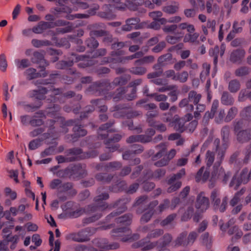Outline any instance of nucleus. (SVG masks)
<instances>
[{
    "label": "nucleus",
    "instance_id": "1",
    "mask_svg": "<svg viewBox=\"0 0 251 251\" xmlns=\"http://www.w3.org/2000/svg\"><path fill=\"white\" fill-rule=\"evenodd\" d=\"M232 125L234 133L238 143H246L251 140V130L248 127L247 120H236L233 122Z\"/></svg>",
    "mask_w": 251,
    "mask_h": 251
},
{
    "label": "nucleus",
    "instance_id": "2",
    "mask_svg": "<svg viewBox=\"0 0 251 251\" xmlns=\"http://www.w3.org/2000/svg\"><path fill=\"white\" fill-rule=\"evenodd\" d=\"M129 199L124 198L120 199L111 203L110 204H108V207L107 209L110 210L116 208L118 209L108 215L106 217V220L107 221H109L112 218L116 217L122 213L126 211L127 209L126 204L129 203Z\"/></svg>",
    "mask_w": 251,
    "mask_h": 251
},
{
    "label": "nucleus",
    "instance_id": "3",
    "mask_svg": "<svg viewBox=\"0 0 251 251\" xmlns=\"http://www.w3.org/2000/svg\"><path fill=\"white\" fill-rule=\"evenodd\" d=\"M210 200L213 209L221 213L224 212L227 206L228 198L225 197L222 200L220 199V192L217 189L212 191L210 195Z\"/></svg>",
    "mask_w": 251,
    "mask_h": 251
},
{
    "label": "nucleus",
    "instance_id": "4",
    "mask_svg": "<svg viewBox=\"0 0 251 251\" xmlns=\"http://www.w3.org/2000/svg\"><path fill=\"white\" fill-rule=\"evenodd\" d=\"M185 175V171L184 169H181L179 172L176 174H173L167 178L166 182L171 186L168 188L167 192L169 193L176 191L181 186V182L179 180Z\"/></svg>",
    "mask_w": 251,
    "mask_h": 251
},
{
    "label": "nucleus",
    "instance_id": "5",
    "mask_svg": "<svg viewBox=\"0 0 251 251\" xmlns=\"http://www.w3.org/2000/svg\"><path fill=\"white\" fill-rule=\"evenodd\" d=\"M108 207L107 203H102L100 205L96 204L95 202L93 204L88 205L86 208V212L90 214L94 212H97L95 215L87 218L86 220L88 223L94 222L99 219L102 216L101 212L106 209Z\"/></svg>",
    "mask_w": 251,
    "mask_h": 251
},
{
    "label": "nucleus",
    "instance_id": "6",
    "mask_svg": "<svg viewBox=\"0 0 251 251\" xmlns=\"http://www.w3.org/2000/svg\"><path fill=\"white\" fill-rule=\"evenodd\" d=\"M142 107L148 111L145 115L147 123L150 126H155L156 121L154 119L159 115L157 105L154 103H149L144 104Z\"/></svg>",
    "mask_w": 251,
    "mask_h": 251
},
{
    "label": "nucleus",
    "instance_id": "7",
    "mask_svg": "<svg viewBox=\"0 0 251 251\" xmlns=\"http://www.w3.org/2000/svg\"><path fill=\"white\" fill-rule=\"evenodd\" d=\"M62 171L70 178H73L83 177L86 176L87 174L85 167H82L80 164L75 165L73 167L66 168L63 171H59V173Z\"/></svg>",
    "mask_w": 251,
    "mask_h": 251
},
{
    "label": "nucleus",
    "instance_id": "8",
    "mask_svg": "<svg viewBox=\"0 0 251 251\" xmlns=\"http://www.w3.org/2000/svg\"><path fill=\"white\" fill-rule=\"evenodd\" d=\"M209 199L205 196L204 192H201L197 197L195 207L200 212L205 211L209 207Z\"/></svg>",
    "mask_w": 251,
    "mask_h": 251
},
{
    "label": "nucleus",
    "instance_id": "9",
    "mask_svg": "<svg viewBox=\"0 0 251 251\" xmlns=\"http://www.w3.org/2000/svg\"><path fill=\"white\" fill-rule=\"evenodd\" d=\"M44 51H35L33 52L32 56L31 58V61L33 63L39 65V67L41 69V71H44L47 66L49 65V63L45 59L44 55L43 53Z\"/></svg>",
    "mask_w": 251,
    "mask_h": 251
},
{
    "label": "nucleus",
    "instance_id": "10",
    "mask_svg": "<svg viewBox=\"0 0 251 251\" xmlns=\"http://www.w3.org/2000/svg\"><path fill=\"white\" fill-rule=\"evenodd\" d=\"M140 20L138 17L130 18L126 20V24L122 27V29L125 31H129L133 29H137L139 28L138 24Z\"/></svg>",
    "mask_w": 251,
    "mask_h": 251
},
{
    "label": "nucleus",
    "instance_id": "11",
    "mask_svg": "<svg viewBox=\"0 0 251 251\" xmlns=\"http://www.w3.org/2000/svg\"><path fill=\"white\" fill-rule=\"evenodd\" d=\"M43 118H46L44 113L42 110L39 111L30 118L29 124L32 126H41L44 124Z\"/></svg>",
    "mask_w": 251,
    "mask_h": 251
},
{
    "label": "nucleus",
    "instance_id": "12",
    "mask_svg": "<svg viewBox=\"0 0 251 251\" xmlns=\"http://www.w3.org/2000/svg\"><path fill=\"white\" fill-rule=\"evenodd\" d=\"M101 11L98 13V15L102 18L108 20L115 19L116 15L112 12L110 9V5L104 4L101 7Z\"/></svg>",
    "mask_w": 251,
    "mask_h": 251
},
{
    "label": "nucleus",
    "instance_id": "13",
    "mask_svg": "<svg viewBox=\"0 0 251 251\" xmlns=\"http://www.w3.org/2000/svg\"><path fill=\"white\" fill-rule=\"evenodd\" d=\"M53 28L52 22H40L38 25L32 28V32L36 34H41L46 30Z\"/></svg>",
    "mask_w": 251,
    "mask_h": 251
},
{
    "label": "nucleus",
    "instance_id": "14",
    "mask_svg": "<svg viewBox=\"0 0 251 251\" xmlns=\"http://www.w3.org/2000/svg\"><path fill=\"white\" fill-rule=\"evenodd\" d=\"M176 151L175 149L171 150L168 154L164 155L163 158L154 163V165L158 167H161L167 165L169 161L175 156Z\"/></svg>",
    "mask_w": 251,
    "mask_h": 251
},
{
    "label": "nucleus",
    "instance_id": "15",
    "mask_svg": "<svg viewBox=\"0 0 251 251\" xmlns=\"http://www.w3.org/2000/svg\"><path fill=\"white\" fill-rule=\"evenodd\" d=\"M176 61V59L173 57V54L170 52H167L160 56L157 59V62L159 64L163 66L172 64Z\"/></svg>",
    "mask_w": 251,
    "mask_h": 251
},
{
    "label": "nucleus",
    "instance_id": "16",
    "mask_svg": "<svg viewBox=\"0 0 251 251\" xmlns=\"http://www.w3.org/2000/svg\"><path fill=\"white\" fill-rule=\"evenodd\" d=\"M25 74L27 79L28 80H31L39 77H45L48 75V73L45 72V71H41V73H37L36 70L32 68L27 69L25 72Z\"/></svg>",
    "mask_w": 251,
    "mask_h": 251
},
{
    "label": "nucleus",
    "instance_id": "17",
    "mask_svg": "<svg viewBox=\"0 0 251 251\" xmlns=\"http://www.w3.org/2000/svg\"><path fill=\"white\" fill-rule=\"evenodd\" d=\"M217 178L219 179L223 183L226 184L231 177L232 173L229 171H226L223 167L219 168L216 174Z\"/></svg>",
    "mask_w": 251,
    "mask_h": 251
},
{
    "label": "nucleus",
    "instance_id": "18",
    "mask_svg": "<svg viewBox=\"0 0 251 251\" xmlns=\"http://www.w3.org/2000/svg\"><path fill=\"white\" fill-rule=\"evenodd\" d=\"M96 244L100 248L105 250H115L119 247V245L116 243L108 244L105 239H99L96 242Z\"/></svg>",
    "mask_w": 251,
    "mask_h": 251
},
{
    "label": "nucleus",
    "instance_id": "19",
    "mask_svg": "<svg viewBox=\"0 0 251 251\" xmlns=\"http://www.w3.org/2000/svg\"><path fill=\"white\" fill-rule=\"evenodd\" d=\"M220 140L218 138L214 140L213 144L215 147V151H218L217 161L215 164V166H220L225 156V151L219 149Z\"/></svg>",
    "mask_w": 251,
    "mask_h": 251
},
{
    "label": "nucleus",
    "instance_id": "20",
    "mask_svg": "<svg viewBox=\"0 0 251 251\" xmlns=\"http://www.w3.org/2000/svg\"><path fill=\"white\" fill-rule=\"evenodd\" d=\"M188 233L186 231L181 232L175 241L176 246L187 247L189 245L187 240Z\"/></svg>",
    "mask_w": 251,
    "mask_h": 251
},
{
    "label": "nucleus",
    "instance_id": "21",
    "mask_svg": "<svg viewBox=\"0 0 251 251\" xmlns=\"http://www.w3.org/2000/svg\"><path fill=\"white\" fill-rule=\"evenodd\" d=\"M210 173L208 171L205 170L204 167H201L197 172L195 179L197 182H205L209 177Z\"/></svg>",
    "mask_w": 251,
    "mask_h": 251
},
{
    "label": "nucleus",
    "instance_id": "22",
    "mask_svg": "<svg viewBox=\"0 0 251 251\" xmlns=\"http://www.w3.org/2000/svg\"><path fill=\"white\" fill-rule=\"evenodd\" d=\"M173 240V236L169 233H166L160 238L158 242V249H162L168 246Z\"/></svg>",
    "mask_w": 251,
    "mask_h": 251
},
{
    "label": "nucleus",
    "instance_id": "23",
    "mask_svg": "<svg viewBox=\"0 0 251 251\" xmlns=\"http://www.w3.org/2000/svg\"><path fill=\"white\" fill-rule=\"evenodd\" d=\"M221 100L223 104L227 106L232 105L234 102V98L227 91L222 93Z\"/></svg>",
    "mask_w": 251,
    "mask_h": 251
},
{
    "label": "nucleus",
    "instance_id": "24",
    "mask_svg": "<svg viewBox=\"0 0 251 251\" xmlns=\"http://www.w3.org/2000/svg\"><path fill=\"white\" fill-rule=\"evenodd\" d=\"M245 54V51L243 49H238L233 50L230 56V60L232 62H236L243 58Z\"/></svg>",
    "mask_w": 251,
    "mask_h": 251
},
{
    "label": "nucleus",
    "instance_id": "25",
    "mask_svg": "<svg viewBox=\"0 0 251 251\" xmlns=\"http://www.w3.org/2000/svg\"><path fill=\"white\" fill-rule=\"evenodd\" d=\"M246 192V188L243 187L241 190L235 193L233 198L229 201V204L232 206H234L238 204L241 201V197Z\"/></svg>",
    "mask_w": 251,
    "mask_h": 251
},
{
    "label": "nucleus",
    "instance_id": "26",
    "mask_svg": "<svg viewBox=\"0 0 251 251\" xmlns=\"http://www.w3.org/2000/svg\"><path fill=\"white\" fill-rule=\"evenodd\" d=\"M133 215L131 213H127L122 216L117 217L115 221L117 224H123L126 225H129L131 223Z\"/></svg>",
    "mask_w": 251,
    "mask_h": 251
},
{
    "label": "nucleus",
    "instance_id": "27",
    "mask_svg": "<svg viewBox=\"0 0 251 251\" xmlns=\"http://www.w3.org/2000/svg\"><path fill=\"white\" fill-rule=\"evenodd\" d=\"M100 85V89L101 94L105 92L113 89L114 86L113 82H110L108 79H103L99 81Z\"/></svg>",
    "mask_w": 251,
    "mask_h": 251
},
{
    "label": "nucleus",
    "instance_id": "28",
    "mask_svg": "<svg viewBox=\"0 0 251 251\" xmlns=\"http://www.w3.org/2000/svg\"><path fill=\"white\" fill-rule=\"evenodd\" d=\"M85 233V231H81L77 233H72L70 235V238L75 241L78 242L87 241L89 239L86 236L84 235Z\"/></svg>",
    "mask_w": 251,
    "mask_h": 251
},
{
    "label": "nucleus",
    "instance_id": "29",
    "mask_svg": "<svg viewBox=\"0 0 251 251\" xmlns=\"http://www.w3.org/2000/svg\"><path fill=\"white\" fill-rule=\"evenodd\" d=\"M201 98V94H198L195 91H191L188 93V98L186 99H188L190 102L197 105L199 103Z\"/></svg>",
    "mask_w": 251,
    "mask_h": 251
},
{
    "label": "nucleus",
    "instance_id": "30",
    "mask_svg": "<svg viewBox=\"0 0 251 251\" xmlns=\"http://www.w3.org/2000/svg\"><path fill=\"white\" fill-rule=\"evenodd\" d=\"M73 60H61L56 64V68L60 70H68L74 65Z\"/></svg>",
    "mask_w": 251,
    "mask_h": 251
},
{
    "label": "nucleus",
    "instance_id": "31",
    "mask_svg": "<svg viewBox=\"0 0 251 251\" xmlns=\"http://www.w3.org/2000/svg\"><path fill=\"white\" fill-rule=\"evenodd\" d=\"M87 47L91 51H94L99 46V42L93 36H90L85 41Z\"/></svg>",
    "mask_w": 251,
    "mask_h": 251
},
{
    "label": "nucleus",
    "instance_id": "32",
    "mask_svg": "<svg viewBox=\"0 0 251 251\" xmlns=\"http://www.w3.org/2000/svg\"><path fill=\"white\" fill-rule=\"evenodd\" d=\"M156 148L159 150V151L157 152L152 157L153 160H156L158 158H161L163 156H164L166 153L167 148L164 143H161L156 146Z\"/></svg>",
    "mask_w": 251,
    "mask_h": 251
},
{
    "label": "nucleus",
    "instance_id": "33",
    "mask_svg": "<svg viewBox=\"0 0 251 251\" xmlns=\"http://www.w3.org/2000/svg\"><path fill=\"white\" fill-rule=\"evenodd\" d=\"M96 179L103 183H109L113 178V176L111 174L106 173H98L95 176Z\"/></svg>",
    "mask_w": 251,
    "mask_h": 251
},
{
    "label": "nucleus",
    "instance_id": "34",
    "mask_svg": "<svg viewBox=\"0 0 251 251\" xmlns=\"http://www.w3.org/2000/svg\"><path fill=\"white\" fill-rule=\"evenodd\" d=\"M164 234V230L160 228H156L150 231L147 235L145 240H150L159 237Z\"/></svg>",
    "mask_w": 251,
    "mask_h": 251
},
{
    "label": "nucleus",
    "instance_id": "35",
    "mask_svg": "<svg viewBox=\"0 0 251 251\" xmlns=\"http://www.w3.org/2000/svg\"><path fill=\"white\" fill-rule=\"evenodd\" d=\"M179 9V4L177 3H175V4L173 5H169L165 6H164L162 8V11L169 15H173L176 13Z\"/></svg>",
    "mask_w": 251,
    "mask_h": 251
},
{
    "label": "nucleus",
    "instance_id": "36",
    "mask_svg": "<svg viewBox=\"0 0 251 251\" xmlns=\"http://www.w3.org/2000/svg\"><path fill=\"white\" fill-rule=\"evenodd\" d=\"M180 108H185L187 112H192L194 110V106L186 98L183 99L178 104Z\"/></svg>",
    "mask_w": 251,
    "mask_h": 251
},
{
    "label": "nucleus",
    "instance_id": "37",
    "mask_svg": "<svg viewBox=\"0 0 251 251\" xmlns=\"http://www.w3.org/2000/svg\"><path fill=\"white\" fill-rule=\"evenodd\" d=\"M228 89L231 93H236L240 89L239 81L236 79L230 81L228 83Z\"/></svg>",
    "mask_w": 251,
    "mask_h": 251
},
{
    "label": "nucleus",
    "instance_id": "38",
    "mask_svg": "<svg viewBox=\"0 0 251 251\" xmlns=\"http://www.w3.org/2000/svg\"><path fill=\"white\" fill-rule=\"evenodd\" d=\"M238 113V109L235 106L231 107L228 111L227 114L224 119L226 123H228L233 120Z\"/></svg>",
    "mask_w": 251,
    "mask_h": 251
},
{
    "label": "nucleus",
    "instance_id": "39",
    "mask_svg": "<svg viewBox=\"0 0 251 251\" xmlns=\"http://www.w3.org/2000/svg\"><path fill=\"white\" fill-rule=\"evenodd\" d=\"M184 125L185 122L183 119H176L174 121V128L175 130L178 131L180 133H182L186 129Z\"/></svg>",
    "mask_w": 251,
    "mask_h": 251
},
{
    "label": "nucleus",
    "instance_id": "40",
    "mask_svg": "<svg viewBox=\"0 0 251 251\" xmlns=\"http://www.w3.org/2000/svg\"><path fill=\"white\" fill-rule=\"evenodd\" d=\"M126 91L125 87H120L116 90V94L114 93L113 100L115 101H118L123 100L124 98V95L126 94Z\"/></svg>",
    "mask_w": 251,
    "mask_h": 251
},
{
    "label": "nucleus",
    "instance_id": "41",
    "mask_svg": "<svg viewBox=\"0 0 251 251\" xmlns=\"http://www.w3.org/2000/svg\"><path fill=\"white\" fill-rule=\"evenodd\" d=\"M100 88V82L98 81L91 84L88 88V91L92 94L99 96L101 94Z\"/></svg>",
    "mask_w": 251,
    "mask_h": 251
},
{
    "label": "nucleus",
    "instance_id": "42",
    "mask_svg": "<svg viewBox=\"0 0 251 251\" xmlns=\"http://www.w3.org/2000/svg\"><path fill=\"white\" fill-rule=\"evenodd\" d=\"M51 12L56 16V17H58V14L61 13H71L72 12V9L69 6H64L54 8L52 9Z\"/></svg>",
    "mask_w": 251,
    "mask_h": 251
},
{
    "label": "nucleus",
    "instance_id": "43",
    "mask_svg": "<svg viewBox=\"0 0 251 251\" xmlns=\"http://www.w3.org/2000/svg\"><path fill=\"white\" fill-rule=\"evenodd\" d=\"M202 71L200 74L201 79L204 81L205 80L206 78L209 75L210 65L206 62L202 64Z\"/></svg>",
    "mask_w": 251,
    "mask_h": 251
},
{
    "label": "nucleus",
    "instance_id": "44",
    "mask_svg": "<svg viewBox=\"0 0 251 251\" xmlns=\"http://www.w3.org/2000/svg\"><path fill=\"white\" fill-rule=\"evenodd\" d=\"M32 45L36 48H40L43 46H49L51 45V42L49 40H40L36 39L31 41Z\"/></svg>",
    "mask_w": 251,
    "mask_h": 251
},
{
    "label": "nucleus",
    "instance_id": "45",
    "mask_svg": "<svg viewBox=\"0 0 251 251\" xmlns=\"http://www.w3.org/2000/svg\"><path fill=\"white\" fill-rule=\"evenodd\" d=\"M109 197V194L107 193H102L96 196L94 199V201L96 204L100 205L102 203H106L103 201L108 199Z\"/></svg>",
    "mask_w": 251,
    "mask_h": 251
},
{
    "label": "nucleus",
    "instance_id": "46",
    "mask_svg": "<svg viewBox=\"0 0 251 251\" xmlns=\"http://www.w3.org/2000/svg\"><path fill=\"white\" fill-rule=\"evenodd\" d=\"M122 167V164L118 161H113L107 163L105 168L107 171H115Z\"/></svg>",
    "mask_w": 251,
    "mask_h": 251
},
{
    "label": "nucleus",
    "instance_id": "47",
    "mask_svg": "<svg viewBox=\"0 0 251 251\" xmlns=\"http://www.w3.org/2000/svg\"><path fill=\"white\" fill-rule=\"evenodd\" d=\"M130 72L134 75H142L147 72V69L145 67L142 66H135L132 67L130 70Z\"/></svg>",
    "mask_w": 251,
    "mask_h": 251
},
{
    "label": "nucleus",
    "instance_id": "48",
    "mask_svg": "<svg viewBox=\"0 0 251 251\" xmlns=\"http://www.w3.org/2000/svg\"><path fill=\"white\" fill-rule=\"evenodd\" d=\"M250 72V69L246 66L241 67L235 71V75L237 76L242 77L248 75Z\"/></svg>",
    "mask_w": 251,
    "mask_h": 251
},
{
    "label": "nucleus",
    "instance_id": "49",
    "mask_svg": "<svg viewBox=\"0 0 251 251\" xmlns=\"http://www.w3.org/2000/svg\"><path fill=\"white\" fill-rule=\"evenodd\" d=\"M144 54V53L142 51H137L131 55L123 57L121 59V62L126 63L127 60H132L135 58H140L143 57Z\"/></svg>",
    "mask_w": 251,
    "mask_h": 251
},
{
    "label": "nucleus",
    "instance_id": "50",
    "mask_svg": "<svg viewBox=\"0 0 251 251\" xmlns=\"http://www.w3.org/2000/svg\"><path fill=\"white\" fill-rule=\"evenodd\" d=\"M176 217V214L173 213L168 215L165 219L161 221L160 224L161 226L164 227L169 225L175 220Z\"/></svg>",
    "mask_w": 251,
    "mask_h": 251
},
{
    "label": "nucleus",
    "instance_id": "51",
    "mask_svg": "<svg viewBox=\"0 0 251 251\" xmlns=\"http://www.w3.org/2000/svg\"><path fill=\"white\" fill-rule=\"evenodd\" d=\"M221 134L223 142L225 143L228 142L230 134L229 126H223L221 130Z\"/></svg>",
    "mask_w": 251,
    "mask_h": 251
},
{
    "label": "nucleus",
    "instance_id": "52",
    "mask_svg": "<svg viewBox=\"0 0 251 251\" xmlns=\"http://www.w3.org/2000/svg\"><path fill=\"white\" fill-rule=\"evenodd\" d=\"M215 159V154L213 152L208 150L205 154V161L206 165L210 167L213 164Z\"/></svg>",
    "mask_w": 251,
    "mask_h": 251
},
{
    "label": "nucleus",
    "instance_id": "53",
    "mask_svg": "<svg viewBox=\"0 0 251 251\" xmlns=\"http://www.w3.org/2000/svg\"><path fill=\"white\" fill-rule=\"evenodd\" d=\"M99 152L97 150H91L89 151L84 152L80 156L77 157L79 159L95 157L99 154Z\"/></svg>",
    "mask_w": 251,
    "mask_h": 251
},
{
    "label": "nucleus",
    "instance_id": "54",
    "mask_svg": "<svg viewBox=\"0 0 251 251\" xmlns=\"http://www.w3.org/2000/svg\"><path fill=\"white\" fill-rule=\"evenodd\" d=\"M55 159L58 161V163H62L64 162H69L78 160L77 157H65L62 155H58L56 156Z\"/></svg>",
    "mask_w": 251,
    "mask_h": 251
},
{
    "label": "nucleus",
    "instance_id": "55",
    "mask_svg": "<svg viewBox=\"0 0 251 251\" xmlns=\"http://www.w3.org/2000/svg\"><path fill=\"white\" fill-rule=\"evenodd\" d=\"M145 244L147 243V244L144 245L142 249V250L143 251H146L152 250L155 248H157L158 249V242L157 241H153V242H150L145 241Z\"/></svg>",
    "mask_w": 251,
    "mask_h": 251
},
{
    "label": "nucleus",
    "instance_id": "56",
    "mask_svg": "<svg viewBox=\"0 0 251 251\" xmlns=\"http://www.w3.org/2000/svg\"><path fill=\"white\" fill-rule=\"evenodd\" d=\"M154 214L153 210H150L144 213L140 219V222L142 224H145L150 221Z\"/></svg>",
    "mask_w": 251,
    "mask_h": 251
},
{
    "label": "nucleus",
    "instance_id": "57",
    "mask_svg": "<svg viewBox=\"0 0 251 251\" xmlns=\"http://www.w3.org/2000/svg\"><path fill=\"white\" fill-rule=\"evenodd\" d=\"M189 76L187 71H184L180 73L176 74V81H179L181 83H184L188 80Z\"/></svg>",
    "mask_w": 251,
    "mask_h": 251
},
{
    "label": "nucleus",
    "instance_id": "58",
    "mask_svg": "<svg viewBox=\"0 0 251 251\" xmlns=\"http://www.w3.org/2000/svg\"><path fill=\"white\" fill-rule=\"evenodd\" d=\"M189 2L193 8L197 10L199 7L204 9L205 7L204 2L203 0H189Z\"/></svg>",
    "mask_w": 251,
    "mask_h": 251
},
{
    "label": "nucleus",
    "instance_id": "59",
    "mask_svg": "<svg viewBox=\"0 0 251 251\" xmlns=\"http://www.w3.org/2000/svg\"><path fill=\"white\" fill-rule=\"evenodd\" d=\"M199 34L197 33H193V34H186L183 39L184 42H195L198 39Z\"/></svg>",
    "mask_w": 251,
    "mask_h": 251
},
{
    "label": "nucleus",
    "instance_id": "60",
    "mask_svg": "<svg viewBox=\"0 0 251 251\" xmlns=\"http://www.w3.org/2000/svg\"><path fill=\"white\" fill-rule=\"evenodd\" d=\"M240 179L237 178L236 176H233L229 183V186L230 187H233L235 190H236L239 188V186L242 183L240 181Z\"/></svg>",
    "mask_w": 251,
    "mask_h": 251
},
{
    "label": "nucleus",
    "instance_id": "61",
    "mask_svg": "<svg viewBox=\"0 0 251 251\" xmlns=\"http://www.w3.org/2000/svg\"><path fill=\"white\" fill-rule=\"evenodd\" d=\"M73 131L75 132L79 137L85 136L87 132L81 127V125H75L73 127Z\"/></svg>",
    "mask_w": 251,
    "mask_h": 251
},
{
    "label": "nucleus",
    "instance_id": "62",
    "mask_svg": "<svg viewBox=\"0 0 251 251\" xmlns=\"http://www.w3.org/2000/svg\"><path fill=\"white\" fill-rule=\"evenodd\" d=\"M127 80L124 77H117L114 79L112 81L114 88L117 86H123L126 84Z\"/></svg>",
    "mask_w": 251,
    "mask_h": 251
},
{
    "label": "nucleus",
    "instance_id": "63",
    "mask_svg": "<svg viewBox=\"0 0 251 251\" xmlns=\"http://www.w3.org/2000/svg\"><path fill=\"white\" fill-rule=\"evenodd\" d=\"M72 3L75 5L77 9H86L89 8V4L79 0H72Z\"/></svg>",
    "mask_w": 251,
    "mask_h": 251
},
{
    "label": "nucleus",
    "instance_id": "64",
    "mask_svg": "<svg viewBox=\"0 0 251 251\" xmlns=\"http://www.w3.org/2000/svg\"><path fill=\"white\" fill-rule=\"evenodd\" d=\"M149 198L146 195H143L138 197L135 202L134 203V206H137L142 205L145 203H147L148 201Z\"/></svg>",
    "mask_w": 251,
    "mask_h": 251
}]
</instances>
